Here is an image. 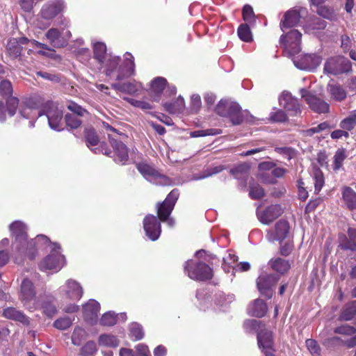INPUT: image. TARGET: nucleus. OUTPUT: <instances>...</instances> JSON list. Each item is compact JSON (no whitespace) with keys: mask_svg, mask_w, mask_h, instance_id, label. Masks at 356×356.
Here are the masks:
<instances>
[{"mask_svg":"<svg viewBox=\"0 0 356 356\" xmlns=\"http://www.w3.org/2000/svg\"><path fill=\"white\" fill-rule=\"evenodd\" d=\"M334 332L336 333H339V334L351 335L356 332V330L353 327L345 325H342L341 327H337L335 329Z\"/></svg>","mask_w":356,"mask_h":356,"instance_id":"obj_63","label":"nucleus"},{"mask_svg":"<svg viewBox=\"0 0 356 356\" xmlns=\"http://www.w3.org/2000/svg\"><path fill=\"white\" fill-rule=\"evenodd\" d=\"M291 228L288 221L280 220L277 222L273 228L267 230L266 239L269 242L279 241L280 243L288 239L291 235Z\"/></svg>","mask_w":356,"mask_h":356,"instance_id":"obj_17","label":"nucleus"},{"mask_svg":"<svg viewBox=\"0 0 356 356\" xmlns=\"http://www.w3.org/2000/svg\"><path fill=\"white\" fill-rule=\"evenodd\" d=\"M356 315V301H353L343 308L340 319L343 321H350Z\"/></svg>","mask_w":356,"mask_h":356,"instance_id":"obj_41","label":"nucleus"},{"mask_svg":"<svg viewBox=\"0 0 356 356\" xmlns=\"http://www.w3.org/2000/svg\"><path fill=\"white\" fill-rule=\"evenodd\" d=\"M349 240L346 244H341L343 249H348L351 250H356V229H348Z\"/></svg>","mask_w":356,"mask_h":356,"instance_id":"obj_53","label":"nucleus"},{"mask_svg":"<svg viewBox=\"0 0 356 356\" xmlns=\"http://www.w3.org/2000/svg\"><path fill=\"white\" fill-rule=\"evenodd\" d=\"M35 3V0H19L21 8L26 13H30Z\"/></svg>","mask_w":356,"mask_h":356,"instance_id":"obj_62","label":"nucleus"},{"mask_svg":"<svg viewBox=\"0 0 356 356\" xmlns=\"http://www.w3.org/2000/svg\"><path fill=\"white\" fill-rule=\"evenodd\" d=\"M40 298L36 297L35 289L31 280L29 278L23 280L19 291V300L23 305L29 311L38 309Z\"/></svg>","mask_w":356,"mask_h":356,"instance_id":"obj_10","label":"nucleus"},{"mask_svg":"<svg viewBox=\"0 0 356 356\" xmlns=\"http://www.w3.org/2000/svg\"><path fill=\"white\" fill-rule=\"evenodd\" d=\"M204 255V250H198L195 254V259H189L184 263V273L191 279L196 281H205L212 278L213 271L210 266L204 261L198 260Z\"/></svg>","mask_w":356,"mask_h":356,"instance_id":"obj_4","label":"nucleus"},{"mask_svg":"<svg viewBox=\"0 0 356 356\" xmlns=\"http://www.w3.org/2000/svg\"><path fill=\"white\" fill-rule=\"evenodd\" d=\"M196 298L199 301V307L200 309L206 310L209 307L211 302V297L208 295L207 291L204 289L197 290Z\"/></svg>","mask_w":356,"mask_h":356,"instance_id":"obj_42","label":"nucleus"},{"mask_svg":"<svg viewBox=\"0 0 356 356\" xmlns=\"http://www.w3.org/2000/svg\"><path fill=\"white\" fill-rule=\"evenodd\" d=\"M104 73L110 79L121 81L134 74L135 64L134 57L129 53H126L124 59L109 54L101 65Z\"/></svg>","mask_w":356,"mask_h":356,"instance_id":"obj_3","label":"nucleus"},{"mask_svg":"<svg viewBox=\"0 0 356 356\" xmlns=\"http://www.w3.org/2000/svg\"><path fill=\"white\" fill-rule=\"evenodd\" d=\"M96 351V343L92 341L87 342L81 348V353L86 355H93Z\"/></svg>","mask_w":356,"mask_h":356,"instance_id":"obj_61","label":"nucleus"},{"mask_svg":"<svg viewBox=\"0 0 356 356\" xmlns=\"http://www.w3.org/2000/svg\"><path fill=\"white\" fill-rule=\"evenodd\" d=\"M313 180L314 181L315 193H318L324 185L323 174L319 169H314L313 172Z\"/></svg>","mask_w":356,"mask_h":356,"instance_id":"obj_46","label":"nucleus"},{"mask_svg":"<svg viewBox=\"0 0 356 356\" xmlns=\"http://www.w3.org/2000/svg\"><path fill=\"white\" fill-rule=\"evenodd\" d=\"M130 337L134 340H140L144 337V332L140 325L133 323L130 325Z\"/></svg>","mask_w":356,"mask_h":356,"instance_id":"obj_51","label":"nucleus"},{"mask_svg":"<svg viewBox=\"0 0 356 356\" xmlns=\"http://www.w3.org/2000/svg\"><path fill=\"white\" fill-rule=\"evenodd\" d=\"M73 321L74 319L68 316H64L56 319L54 322L53 325L59 330H65L72 325Z\"/></svg>","mask_w":356,"mask_h":356,"instance_id":"obj_47","label":"nucleus"},{"mask_svg":"<svg viewBox=\"0 0 356 356\" xmlns=\"http://www.w3.org/2000/svg\"><path fill=\"white\" fill-rule=\"evenodd\" d=\"M112 88L116 90L127 93L129 95H136L143 89V86L139 82H126L123 83H116L112 84Z\"/></svg>","mask_w":356,"mask_h":356,"instance_id":"obj_29","label":"nucleus"},{"mask_svg":"<svg viewBox=\"0 0 356 356\" xmlns=\"http://www.w3.org/2000/svg\"><path fill=\"white\" fill-rule=\"evenodd\" d=\"M347 157V155L346 154V151L344 149H339L334 156V161H333V170L335 171L339 170L341 166L343 165V161Z\"/></svg>","mask_w":356,"mask_h":356,"instance_id":"obj_44","label":"nucleus"},{"mask_svg":"<svg viewBox=\"0 0 356 356\" xmlns=\"http://www.w3.org/2000/svg\"><path fill=\"white\" fill-rule=\"evenodd\" d=\"M212 300L215 305L220 309L226 307L232 302L235 300V296L232 293L225 294L222 291H218L214 294Z\"/></svg>","mask_w":356,"mask_h":356,"instance_id":"obj_32","label":"nucleus"},{"mask_svg":"<svg viewBox=\"0 0 356 356\" xmlns=\"http://www.w3.org/2000/svg\"><path fill=\"white\" fill-rule=\"evenodd\" d=\"M81 285L72 279L67 280L58 289V294L64 300L78 301L83 296Z\"/></svg>","mask_w":356,"mask_h":356,"instance_id":"obj_13","label":"nucleus"},{"mask_svg":"<svg viewBox=\"0 0 356 356\" xmlns=\"http://www.w3.org/2000/svg\"><path fill=\"white\" fill-rule=\"evenodd\" d=\"M6 49L9 56L14 58L20 56L22 49L18 40L16 38H12L8 40Z\"/></svg>","mask_w":356,"mask_h":356,"instance_id":"obj_40","label":"nucleus"},{"mask_svg":"<svg viewBox=\"0 0 356 356\" xmlns=\"http://www.w3.org/2000/svg\"><path fill=\"white\" fill-rule=\"evenodd\" d=\"M282 209L278 204H273L264 210L257 211V216L264 224H269L282 213Z\"/></svg>","mask_w":356,"mask_h":356,"instance_id":"obj_27","label":"nucleus"},{"mask_svg":"<svg viewBox=\"0 0 356 356\" xmlns=\"http://www.w3.org/2000/svg\"><path fill=\"white\" fill-rule=\"evenodd\" d=\"M86 337V331L81 327H76L72 335V342L75 346H79Z\"/></svg>","mask_w":356,"mask_h":356,"instance_id":"obj_52","label":"nucleus"},{"mask_svg":"<svg viewBox=\"0 0 356 356\" xmlns=\"http://www.w3.org/2000/svg\"><path fill=\"white\" fill-rule=\"evenodd\" d=\"M163 106L170 113H180L185 108V102L182 97L179 96L174 102L164 103Z\"/></svg>","mask_w":356,"mask_h":356,"instance_id":"obj_36","label":"nucleus"},{"mask_svg":"<svg viewBox=\"0 0 356 356\" xmlns=\"http://www.w3.org/2000/svg\"><path fill=\"white\" fill-rule=\"evenodd\" d=\"M3 314L6 318L20 322L24 325H28L29 323V318L23 312L14 307L5 309Z\"/></svg>","mask_w":356,"mask_h":356,"instance_id":"obj_33","label":"nucleus"},{"mask_svg":"<svg viewBox=\"0 0 356 356\" xmlns=\"http://www.w3.org/2000/svg\"><path fill=\"white\" fill-rule=\"evenodd\" d=\"M274 167V164L270 161L262 162L259 165V170L261 171L259 176L261 180L265 183H273V178H268L270 172Z\"/></svg>","mask_w":356,"mask_h":356,"instance_id":"obj_37","label":"nucleus"},{"mask_svg":"<svg viewBox=\"0 0 356 356\" xmlns=\"http://www.w3.org/2000/svg\"><path fill=\"white\" fill-rule=\"evenodd\" d=\"M342 202L349 210L356 209V192L350 187L344 186L341 190Z\"/></svg>","mask_w":356,"mask_h":356,"instance_id":"obj_31","label":"nucleus"},{"mask_svg":"<svg viewBox=\"0 0 356 356\" xmlns=\"http://www.w3.org/2000/svg\"><path fill=\"white\" fill-rule=\"evenodd\" d=\"M266 304L260 299L254 300L248 307V313L249 315L257 318L263 317L267 312Z\"/></svg>","mask_w":356,"mask_h":356,"instance_id":"obj_30","label":"nucleus"},{"mask_svg":"<svg viewBox=\"0 0 356 356\" xmlns=\"http://www.w3.org/2000/svg\"><path fill=\"white\" fill-rule=\"evenodd\" d=\"M10 231L14 237L12 243V254L15 261L22 264L25 258L31 260L36 257L35 247H42V243L48 242V238L42 234L38 235L35 238L28 240L26 225L22 221H15L9 226Z\"/></svg>","mask_w":356,"mask_h":356,"instance_id":"obj_1","label":"nucleus"},{"mask_svg":"<svg viewBox=\"0 0 356 356\" xmlns=\"http://www.w3.org/2000/svg\"><path fill=\"white\" fill-rule=\"evenodd\" d=\"M216 111L219 115L228 118L234 125L240 124L243 120L239 105L228 99H221L216 107Z\"/></svg>","mask_w":356,"mask_h":356,"instance_id":"obj_8","label":"nucleus"},{"mask_svg":"<svg viewBox=\"0 0 356 356\" xmlns=\"http://www.w3.org/2000/svg\"><path fill=\"white\" fill-rule=\"evenodd\" d=\"M306 346L310 353L313 356H319L321 354V348L317 342L314 339L306 340Z\"/></svg>","mask_w":356,"mask_h":356,"instance_id":"obj_58","label":"nucleus"},{"mask_svg":"<svg viewBox=\"0 0 356 356\" xmlns=\"http://www.w3.org/2000/svg\"><path fill=\"white\" fill-rule=\"evenodd\" d=\"M351 69V63L348 58L341 56L330 58L324 65V71L332 75L347 73L350 72Z\"/></svg>","mask_w":356,"mask_h":356,"instance_id":"obj_14","label":"nucleus"},{"mask_svg":"<svg viewBox=\"0 0 356 356\" xmlns=\"http://www.w3.org/2000/svg\"><path fill=\"white\" fill-rule=\"evenodd\" d=\"M302 97L305 98L309 107L315 112L325 113L329 111V104L324 100L311 94L305 88L300 90Z\"/></svg>","mask_w":356,"mask_h":356,"instance_id":"obj_22","label":"nucleus"},{"mask_svg":"<svg viewBox=\"0 0 356 356\" xmlns=\"http://www.w3.org/2000/svg\"><path fill=\"white\" fill-rule=\"evenodd\" d=\"M179 191L172 190L161 204H157V213L159 220L165 222L169 227H173L175 225V220L170 216L175 203L179 197Z\"/></svg>","mask_w":356,"mask_h":356,"instance_id":"obj_9","label":"nucleus"},{"mask_svg":"<svg viewBox=\"0 0 356 356\" xmlns=\"http://www.w3.org/2000/svg\"><path fill=\"white\" fill-rule=\"evenodd\" d=\"M46 248L50 251L49 254L40 262L39 267L42 271L51 270L58 272L65 264V257L61 254V248L59 244L51 243L48 238V242L42 243V247H35L36 253L40 249Z\"/></svg>","mask_w":356,"mask_h":356,"instance_id":"obj_5","label":"nucleus"},{"mask_svg":"<svg viewBox=\"0 0 356 356\" xmlns=\"http://www.w3.org/2000/svg\"><path fill=\"white\" fill-rule=\"evenodd\" d=\"M99 309V303L94 299H90L83 305L84 321L90 325L97 323Z\"/></svg>","mask_w":356,"mask_h":356,"instance_id":"obj_26","label":"nucleus"},{"mask_svg":"<svg viewBox=\"0 0 356 356\" xmlns=\"http://www.w3.org/2000/svg\"><path fill=\"white\" fill-rule=\"evenodd\" d=\"M4 75L0 79V94L6 99L7 111L8 115L12 117L16 113L19 104V99L12 97L13 87L11 83L8 80L2 79Z\"/></svg>","mask_w":356,"mask_h":356,"instance_id":"obj_18","label":"nucleus"},{"mask_svg":"<svg viewBox=\"0 0 356 356\" xmlns=\"http://www.w3.org/2000/svg\"><path fill=\"white\" fill-rule=\"evenodd\" d=\"M302 34L297 30L293 29L280 37V42L284 44L286 54L293 56L292 60L294 65L302 70L312 71L321 63L322 58L316 54H305L295 56L300 51V40Z\"/></svg>","mask_w":356,"mask_h":356,"instance_id":"obj_2","label":"nucleus"},{"mask_svg":"<svg viewBox=\"0 0 356 356\" xmlns=\"http://www.w3.org/2000/svg\"><path fill=\"white\" fill-rule=\"evenodd\" d=\"M165 90L164 95H173L177 92V88L175 86L169 85L165 78L158 76L154 78L150 83L149 94L153 101L159 102L161 99V95Z\"/></svg>","mask_w":356,"mask_h":356,"instance_id":"obj_12","label":"nucleus"},{"mask_svg":"<svg viewBox=\"0 0 356 356\" xmlns=\"http://www.w3.org/2000/svg\"><path fill=\"white\" fill-rule=\"evenodd\" d=\"M143 228L146 236L152 241H156L160 236L161 229L158 218L154 215H147L143 220Z\"/></svg>","mask_w":356,"mask_h":356,"instance_id":"obj_21","label":"nucleus"},{"mask_svg":"<svg viewBox=\"0 0 356 356\" xmlns=\"http://www.w3.org/2000/svg\"><path fill=\"white\" fill-rule=\"evenodd\" d=\"M326 22L321 17H314L305 27L306 32H310L315 30H321L325 29Z\"/></svg>","mask_w":356,"mask_h":356,"instance_id":"obj_45","label":"nucleus"},{"mask_svg":"<svg viewBox=\"0 0 356 356\" xmlns=\"http://www.w3.org/2000/svg\"><path fill=\"white\" fill-rule=\"evenodd\" d=\"M65 8L66 4L64 0H50L46 2L42 6L39 14L45 22L38 20L36 26L40 29H47L51 24V22L59 14L63 13Z\"/></svg>","mask_w":356,"mask_h":356,"instance_id":"obj_7","label":"nucleus"},{"mask_svg":"<svg viewBox=\"0 0 356 356\" xmlns=\"http://www.w3.org/2000/svg\"><path fill=\"white\" fill-rule=\"evenodd\" d=\"M279 277L273 274L263 273L257 280V288L261 295L268 298L273 296V287L277 284Z\"/></svg>","mask_w":356,"mask_h":356,"instance_id":"obj_20","label":"nucleus"},{"mask_svg":"<svg viewBox=\"0 0 356 356\" xmlns=\"http://www.w3.org/2000/svg\"><path fill=\"white\" fill-rule=\"evenodd\" d=\"M249 194L252 199H259L264 195V191L259 185L254 184L250 186Z\"/></svg>","mask_w":356,"mask_h":356,"instance_id":"obj_59","label":"nucleus"},{"mask_svg":"<svg viewBox=\"0 0 356 356\" xmlns=\"http://www.w3.org/2000/svg\"><path fill=\"white\" fill-rule=\"evenodd\" d=\"M44 99L40 95H34L23 102L19 108L20 115L26 119H29V127L33 128L35 126L36 119L42 115V108Z\"/></svg>","mask_w":356,"mask_h":356,"instance_id":"obj_6","label":"nucleus"},{"mask_svg":"<svg viewBox=\"0 0 356 356\" xmlns=\"http://www.w3.org/2000/svg\"><path fill=\"white\" fill-rule=\"evenodd\" d=\"M191 109L197 112L202 105V101L201 97L199 95L194 94L191 96Z\"/></svg>","mask_w":356,"mask_h":356,"instance_id":"obj_64","label":"nucleus"},{"mask_svg":"<svg viewBox=\"0 0 356 356\" xmlns=\"http://www.w3.org/2000/svg\"><path fill=\"white\" fill-rule=\"evenodd\" d=\"M108 138L114 149V161L122 165L127 164L129 161L128 149L127 146L122 142L118 141L110 134H108Z\"/></svg>","mask_w":356,"mask_h":356,"instance_id":"obj_25","label":"nucleus"},{"mask_svg":"<svg viewBox=\"0 0 356 356\" xmlns=\"http://www.w3.org/2000/svg\"><path fill=\"white\" fill-rule=\"evenodd\" d=\"M72 37V33L68 29L51 28L45 33V38L49 44L55 48L65 47Z\"/></svg>","mask_w":356,"mask_h":356,"instance_id":"obj_16","label":"nucleus"},{"mask_svg":"<svg viewBox=\"0 0 356 356\" xmlns=\"http://www.w3.org/2000/svg\"><path fill=\"white\" fill-rule=\"evenodd\" d=\"M356 125V115H350L341 121L340 127L346 131L352 130Z\"/></svg>","mask_w":356,"mask_h":356,"instance_id":"obj_56","label":"nucleus"},{"mask_svg":"<svg viewBox=\"0 0 356 356\" xmlns=\"http://www.w3.org/2000/svg\"><path fill=\"white\" fill-rule=\"evenodd\" d=\"M124 99L129 103L131 105L136 108H139L142 110L147 111L152 108V104L146 101L137 100L131 97H124Z\"/></svg>","mask_w":356,"mask_h":356,"instance_id":"obj_49","label":"nucleus"},{"mask_svg":"<svg viewBox=\"0 0 356 356\" xmlns=\"http://www.w3.org/2000/svg\"><path fill=\"white\" fill-rule=\"evenodd\" d=\"M42 110V115L47 116L49 127L56 131L62 130L63 111L57 104L44 100Z\"/></svg>","mask_w":356,"mask_h":356,"instance_id":"obj_11","label":"nucleus"},{"mask_svg":"<svg viewBox=\"0 0 356 356\" xmlns=\"http://www.w3.org/2000/svg\"><path fill=\"white\" fill-rule=\"evenodd\" d=\"M98 343L102 346L116 348L119 346L120 341L113 334H103L99 337Z\"/></svg>","mask_w":356,"mask_h":356,"instance_id":"obj_38","label":"nucleus"},{"mask_svg":"<svg viewBox=\"0 0 356 356\" xmlns=\"http://www.w3.org/2000/svg\"><path fill=\"white\" fill-rule=\"evenodd\" d=\"M307 15V9L302 7L295 8L287 11L280 23L282 31L286 32L288 29L300 25Z\"/></svg>","mask_w":356,"mask_h":356,"instance_id":"obj_15","label":"nucleus"},{"mask_svg":"<svg viewBox=\"0 0 356 356\" xmlns=\"http://www.w3.org/2000/svg\"><path fill=\"white\" fill-rule=\"evenodd\" d=\"M327 90L331 99L338 102L345 99L347 95L345 89L339 84L329 83Z\"/></svg>","mask_w":356,"mask_h":356,"instance_id":"obj_34","label":"nucleus"},{"mask_svg":"<svg viewBox=\"0 0 356 356\" xmlns=\"http://www.w3.org/2000/svg\"><path fill=\"white\" fill-rule=\"evenodd\" d=\"M258 346L265 356H275L273 352V337L272 332L261 330L257 334Z\"/></svg>","mask_w":356,"mask_h":356,"instance_id":"obj_23","label":"nucleus"},{"mask_svg":"<svg viewBox=\"0 0 356 356\" xmlns=\"http://www.w3.org/2000/svg\"><path fill=\"white\" fill-rule=\"evenodd\" d=\"M93 57L99 63L104 62L106 56L109 54H106V46L104 42H95L92 43Z\"/></svg>","mask_w":356,"mask_h":356,"instance_id":"obj_35","label":"nucleus"},{"mask_svg":"<svg viewBox=\"0 0 356 356\" xmlns=\"http://www.w3.org/2000/svg\"><path fill=\"white\" fill-rule=\"evenodd\" d=\"M78 56L79 60L86 65L90 66L91 56L90 51L88 48H82L78 51Z\"/></svg>","mask_w":356,"mask_h":356,"instance_id":"obj_57","label":"nucleus"},{"mask_svg":"<svg viewBox=\"0 0 356 356\" xmlns=\"http://www.w3.org/2000/svg\"><path fill=\"white\" fill-rule=\"evenodd\" d=\"M67 108L71 111L72 113L65 115V119L66 124L72 129H76L81 123L79 117L84 115L87 111L74 102L69 103Z\"/></svg>","mask_w":356,"mask_h":356,"instance_id":"obj_24","label":"nucleus"},{"mask_svg":"<svg viewBox=\"0 0 356 356\" xmlns=\"http://www.w3.org/2000/svg\"><path fill=\"white\" fill-rule=\"evenodd\" d=\"M137 169L140 174L149 181L155 184L167 185L170 184L169 179L160 174L154 168L147 163H139Z\"/></svg>","mask_w":356,"mask_h":356,"instance_id":"obj_19","label":"nucleus"},{"mask_svg":"<svg viewBox=\"0 0 356 356\" xmlns=\"http://www.w3.org/2000/svg\"><path fill=\"white\" fill-rule=\"evenodd\" d=\"M118 315L113 312L104 314L100 319V324L104 326H113L117 322Z\"/></svg>","mask_w":356,"mask_h":356,"instance_id":"obj_50","label":"nucleus"},{"mask_svg":"<svg viewBox=\"0 0 356 356\" xmlns=\"http://www.w3.org/2000/svg\"><path fill=\"white\" fill-rule=\"evenodd\" d=\"M280 106L292 115H296L300 112V105L298 100L292 97L288 92H283L279 98Z\"/></svg>","mask_w":356,"mask_h":356,"instance_id":"obj_28","label":"nucleus"},{"mask_svg":"<svg viewBox=\"0 0 356 356\" xmlns=\"http://www.w3.org/2000/svg\"><path fill=\"white\" fill-rule=\"evenodd\" d=\"M85 138L88 147L95 146L99 143V138L92 128H87L85 130Z\"/></svg>","mask_w":356,"mask_h":356,"instance_id":"obj_48","label":"nucleus"},{"mask_svg":"<svg viewBox=\"0 0 356 356\" xmlns=\"http://www.w3.org/2000/svg\"><path fill=\"white\" fill-rule=\"evenodd\" d=\"M38 309H42L43 313L49 317H52L57 312L56 307L51 301L42 300L41 297L40 298V307Z\"/></svg>","mask_w":356,"mask_h":356,"instance_id":"obj_43","label":"nucleus"},{"mask_svg":"<svg viewBox=\"0 0 356 356\" xmlns=\"http://www.w3.org/2000/svg\"><path fill=\"white\" fill-rule=\"evenodd\" d=\"M261 321L254 319L246 320L243 326L246 332H251L253 330H258L260 327Z\"/></svg>","mask_w":356,"mask_h":356,"instance_id":"obj_60","label":"nucleus"},{"mask_svg":"<svg viewBox=\"0 0 356 356\" xmlns=\"http://www.w3.org/2000/svg\"><path fill=\"white\" fill-rule=\"evenodd\" d=\"M243 20L250 24V25L254 24L255 15L252 8L249 5L244 6L243 8Z\"/></svg>","mask_w":356,"mask_h":356,"instance_id":"obj_54","label":"nucleus"},{"mask_svg":"<svg viewBox=\"0 0 356 356\" xmlns=\"http://www.w3.org/2000/svg\"><path fill=\"white\" fill-rule=\"evenodd\" d=\"M270 264L274 270L281 274L287 272L291 267L289 261L282 258L272 259L270 260Z\"/></svg>","mask_w":356,"mask_h":356,"instance_id":"obj_39","label":"nucleus"},{"mask_svg":"<svg viewBox=\"0 0 356 356\" xmlns=\"http://www.w3.org/2000/svg\"><path fill=\"white\" fill-rule=\"evenodd\" d=\"M238 37L245 42H250L252 40V35L250 26L247 24H241L238 29Z\"/></svg>","mask_w":356,"mask_h":356,"instance_id":"obj_55","label":"nucleus"}]
</instances>
